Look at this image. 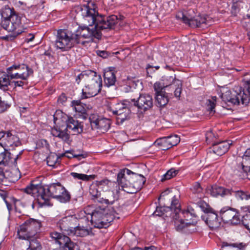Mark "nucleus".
<instances>
[{
    "label": "nucleus",
    "instance_id": "1",
    "mask_svg": "<svg viewBox=\"0 0 250 250\" xmlns=\"http://www.w3.org/2000/svg\"><path fill=\"white\" fill-rule=\"evenodd\" d=\"M76 11L83 17L86 23L89 25L94 24L97 30L101 33L114 29L118 23V18L116 15H99L93 3L78 5L76 7Z\"/></svg>",
    "mask_w": 250,
    "mask_h": 250
},
{
    "label": "nucleus",
    "instance_id": "2",
    "mask_svg": "<svg viewBox=\"0 0 250 250\" xmlns=\"http://www.w3.org/2000/svg\"><path fill=\"white\" fill-rule=\"evenodd\" d=\"M33 181L23 190L34 197L36 198L41 207L50 205V199L57 197L63 190V186L59 183L49 185L42 186L41 184H34Z\"/></svg>",
    "mask_w": 250,
    "mask_h": 250
},
{
    "label": "nucleus",
    "instance_id": "3",
    "mask_svg": "<svg viewBox=\"0 0 250 250\" xmlns=\"http://www.w3.org/2000/svg\"><path fill=\"white\" fill-rule=\"evenodd\" d=\"M146 181L141 174L133 172L130 170L121 169L117 175V182L122 189L128 193H134L140 190Z\"/></svg>",
    "mask_w": 250,
    "mask_h": 250
},
{
    "label": "nucleus",
    "instance_id": "4",
    "mask_svg": "<svg viewBox=\"0 0 250 250\" xmlns=\"http://www.w3.org/2000/svg\"><path fill=\"white\" fill-rule=\"evenodd\" d=\"M221 99L226 104L229 103L238 105L240 103L247 105L250 101V84L246 90L242 87H235L232 90H228L221 96Z\"/></svg>",
    "mask_w": 250,
    "mask_h": 250
},
{
    "label": "nucleus",
    "instance_id": "5",
    "mask_svg": "<svg viewBox=\"0 0 250 250\" xmlns=\"http://www.w3.org/2000/svg\"><path fill=\"white\" fill-rule=\"evenodd\" d=\"M87 75V84L82 90L81 100L95 96L100 92L102 87L101 76L91 70L88 71Z\"/></svg>",
    "mask_w": 250,
    "mask_h": 250
},
{
    "label": "nucleus",
    "instance_id": "6",
    "mask_svg": "<svg viewBox=\"0 0 250 250\" xmlns=\"http://www.w3.org/2000/svg\"><path fill=\"white\" fill-rule=\"evenodd\" d=\"M71 31L60 29L57 31L55 46L62 51H67L78 44V39Z\"/></svg>",
    "mask_w": 250,
    "mask_h": 250
},
{
    "label": "nucleus",
    "instance_id": "7",
    "mask_svg": "<svg viewBox=\"0 0 250 250\" xmlns=\"http://www.w3.org/2000/svg\"><path fill=\"white\" fill-rule=\"evenodd\" d=\"M114 216L109 210L96 208L91 214V223L94 228H106L113 221Z\"/></svg>",
    "mask_w": 250,
    "mask_h": 250
},
{
    "label": "nucleus",
    "instance_id": "8",
    "mask_svg": "<svg viewBox=\"0 0 250 250\" xmlns=\"http://www.w3.org/2000/svg\"><path fill=\"white\" fill-rule=\"evenodd\" d=\"M41 226V223L38 220L30 218L20 226L18 230L19 238L28 240L32 238Z\"/></svg>",
    "mask_w": 250,
    "mask_h": 250
},
{
    "label": "nucleus",
    "instance_id": "9",
    "mask_svg": "<svg viewBox=\"0 0 250 250\" xmlns=\"http://www.w3.org/2000/svg\"><path fill=\"white\" fill-rule=\"evenodd\" d=\"M83 22L85 23V25L80 26L75 34L78 39V44H84V42L81 41L82 38L89 39V41H92L94 38H101L102 34L97 30L94 24L89 25L84 20Z\"/></svg>",
    "mask_w": 250,
    "mask_h": 250
},
{
    "label": "nucleus",
    "instance_id": "10",
    "mask_svg": "<svg viewBox=\"0 0 250 250\" xmlns=\"http://www.w3.org/2000/svg\"><path fill=\"white\" fill-rule=\"evenodd\" d=\"M192 12L193 11L189 10L186 13H179L176 15V18L181 19L185 23L193 28H204L208 25V21L206 16L199 15L193 17L191 15Z\"/></svg>",
    "mask_w": 250,
    "mask_h": 250
},
{
    "label": "nucleus",
    "instance_id": "11",
    "mask_svg": "<svg viewBox=\"0 0 250 250\" xmlns=\"http://www.w3.org/2000/svg\"><path fill=\"white\" fill-rule=\"evenodd\" d=\"M10 79H20L26 80L33 73V70L24 64L13 65L7 69Z\"/></svg>",
    "mask_w": 250,
    "mask_h": 250
},
{
    "label": "nucleus",
    "instance_id": "12",
    "mask_svg": "<svg viewBox=\"0 0 250 250\" xmlns=\"http://www.w3.org/2000/svg\"><path fill=\"white\" fill-rule=\"evenodd\" d=\"M78 222L76 214L69 215L60 219L57 223V226L62 233L71 235L73 233V230L76 228Z\"/></svg>",
    "mask_w": 250,
    "mask_h": 250
},
{
    "label": "nucleus",
    "instance_id": "13",
    "mask_svg": "<svg viewBox=\"0 0 250 250\" xmlns=\"http://www.w3.org/2000/svg\"><path fill=\"white\" fill-rule=\"evenodd\" d=\"M126 102H128L129 104L137 107L140 110L144 112L151 108L153 104L152 96L148 94H140L137 100L135 99H131L130 101Z\"/></svg>",
    "mask_w": 250,
    "mask_h": 250
},
{
    "label": "nucleus",
    "instance_id": "14",
    "mask_svg": "<svg viewBox=\"0 0 250 250\" xmlns=\"http://www.w3.org/2000/svg\"><path fill=\"white\" fill-rule=\"evenodd\" d=\"M1 26L9 32H16L20 30L21 34L24 32V28L21 21V17L19 15H14L11 18L2 20Z\"/></svg>",
    "mask_w": 250,
    "mask_h": 250
},
{
    "label": "nucleus",
    "instance_id": "15",
    "mask_svg": "<svg viewBox=\"0 0 250 250\" xmlns=\"http://www.w3.org/2000/svg\"><path fill=\"white\" fill-rule=\"evenodd\" d=\"M92 130L99 129L101 132L107 131L110 127V121L105 118L99 119L96 115H91L89 118Z\"/></svg>",
    "mask_w": 250,
    "mask_h": 250
},
{
    "label": "nucleus",
    "instance_id": "16",
    "mask_svg": "<svg viewBox=\"0 0 250 250\" xmlns=\"http://www.w3.org/2000/svg\"><path fill=\"white\" fill-rule=\"evenodd\" d=\"M202 218L212 229H217L221 226V221L218 219V215L213 210L203 215Z\"/></svg>",
    "mask_w": 250,
    "mask_h": 250
},
{
    "label": "nucleus",
    "instance_id": "17",
    "mask_svg": "<svg viewBox=\"0 0 250 250\" xmlns=\"http://www.w3.org/2000/svg\"><path fill=\"white\" fill-rule=\"evenodd\" d=\"M230 144L228 141L213 143L212 146L209 148L208 154L214 153L221 156L228 151Z\"/></svg>",
    "mask_w": 250,
    "mask_h": 250
},
{
    "label": "nucleus",
    "instance_id": "18",
    "mask_svg": "<svg viewBox=\"0 0 250 250\" xmlns=\"http://www.w3.org/2000/svg\"><path fill=\"white\" fill-rule=\"evenodd\" d=\"M66 127L65 130L72 132L73 134H80L83 132V125L82 123L72 117H68L66 121Z\"/></svg>",
    "mask_w": 250,
    "mask_h": 250
},
{
    "label": "nucleus",
    "instance_id": "19",
    "mask_svg": "<svg viewBox=\"0 0 250 250\" xmlns=\"http://www.w3.org/2000/svg\"><path fill=\"white\" fill-rule=\"evenodd\" d=\"M5 137V139H3L2 140L3 148L11 147L12 149H14V146L17 147L21 145V143L19 137L15 135L12 134L10 131H7V134Z\"/></svg>",
    "mask_w": 250,
    "mask_h": 250
},
{
    "label": "nucleus",
    "instance_id": "20",
    "mask_svg": "<svg viewBox=\"0 0 250 250\" xmlns=\"http://www.w3.org/2000/svg\"><path fill=\"white\" fill-rule=\"evenodd\" d=\"M207 191L213 197L221 196L224 197L225 196L229 195L230 189L218 186L216 185H213L207 189Z\"/></svg>",
    "mask_w": 250,
    "mask_h": 250
},
{
    "label": "nucleus",
    "instance_id": "21",
    "mask_svg": "<svg viewBox=\"0 0 250 250\" xmlns=\"http://www.w3.org/2000/svg\"><path fill=\"white\" fill-rule=\"evenodd\" d=\"M71 106L76 112L82 114L84 117L87 114V111L91 108L90 105L83 103L80 100H73Z\"/></svg>",
    "mask_w": 250,
    "mask_h": 250
},
{
    "label": "nucleus",
    "instance_id": "22",
    "mask_svg": "<svg viewBox=\"0 0 250 250\" xmlns=\"http://www.w3.org/2000/svg\"><path fill=\"white\" fill-rule=\"evenodd\" d=\"M221 220L226 223H229V221L236 214V211L231 208H223L220 212Z\"/></svg>",
    "mask_w": 250,
    "mask_h": 250
},
{
    "label": "nucleus",
    "instance_id": "23",
    "mask_svg": "<svg viewBox=\"0 0 250 250\" xmlns=\"http://www.w3.org/2000/svg\"><path fill=\"white\" fill-rule=\"evenodd\" d=\"M68 130H61L57 127H54L51 129V134L55 137H58L61 139L63 141L68 143L69 141V133L68 132Z\"/></svg>",
    "mask_w": 250,
    "mask_h": 250
},
{
    "label": "nucleus",
    "instance_id": "24",
    "mask_svg": "<svg viewBox=\"0 0 250 250\" xmlns=\"http://www.w3.org/2000/svg\"><path fill=\"white\" fill-rule=\"evenodd\" d=\"M192 192L191 198L193 200L201 199L204 195L203 188L198 182L195 183L190 188Z\"/></svg>",
    "mask_w": 250,
    "mask_h": 250
},
{
    "label": "nucleus",
    "instance_id": "25",
    "mask_svg": "<svg viewBox=\"0 0 250 250\" xmlns=\"http://www.w3.org/2000/svg\"><path fill=\"white\" fill-rule=\"evenodd\" d=\"M104 79L105 85L108 87L113 85L116 81V78L113 70L109 69L105 71L104 74Z\"/></svg>",
    "mask_w": 250,
    "mask_h": 250
},
{
    "label": "nucleus",
    "instance_id": "26",
    "mask_svg": "<svg viewBox=\"0 0 250 250\" xmlns=\"http://www.w3.org/2000/svg\"><path fill=\"white\" fill-rule=\"evenodd\" d=\"M182 214H178L176 217L177 219H176L174 217H175V215H173V217L175 221V227L177 230L181 231L183 230L186 227H188L190 226H194V224L192 222H185L184 220L181 219L179 220V218L182 217Z\"/></svg>",
    "mask_w": 250,
    "mask_h": 250
},
{
    "label": "nucleus",
    "instance_id": "27",
    "mask_svg": "<svg viewBox=\"0 0 250 250\" xmlns=\"http://www.w3.org/2000/svg\"><path fill=\"white\" fill-rule=\"evenodd\" d=\"M10 75L8 72L0 71V88L4 90L7 89L9 85L10 84Z\"/></svg>",
    "mask_w": 250,
    "mask_h": 250
},
{
    "label": "nucleus",
    "instance_id": "28",
    "mask_svg": "<svg viewBox=\"0 0 250 250\" xmlns=\"http://www.w3.org/2000/svg\"><path fill=\"white\" fill-rule=\"evenodd\" d=\"M73 233L71 235H75L79 237H85L89 234L90 229H88L86 226H77L76 228L73 230Z\"/></svg>",
    "mask_w": 250,
    "mask_h": 250
},
{
    "label": "nucleus",
    "instance_id": "29",
    "mask_svg": "<svg viewBox=\"0 0 250 250\" xmlns=\"http://www.w3.org/2000/svg\"><path fill=\"white\" fill-rule=\"evenodd\" d=\"M229 195H234L237 200H243L250 199V194L247 192L243 191L241 190H235L232 188L230 189Z\"/></svg>",
    "mask_w": 250,
    "mask_h": 250
},
{
    "label": "nucleus",
    "instance_id": "30",
    "mask_svg": "<svg viewBox=\"0 0 250 250\" xmlns=\"http://www.w3.org/2000/svg\"><path fill=\"white\" fill-rule=\"evenodd\" d=\"M155 98L156 105L159 107L164 106L168 102V99L165 92L156 93Z\"/></svg>",
    "mask_w": 250,
    "mask_h": 250
},
{
    "label": "nucleus",
    "instance_id": "31",
    "mask_svg": "<svg viewBox=\"0 0 250 250\" xmlns=\"http://www.w3.org/2000/svg\"><path fill=\"white\" fill-rule=\"evenodd\" d=\"M193 204H195L197 207H199L202 211H203L205 214L208 213L210 211L213 210L205 202L202 201L201 199H197L192 201Z\"/></svg>",
    "mask_w": 250,
    "mask_h": 250
},
{
    "label": "nucleus",
    "instance_id": "32",
    "mask_svg": "<svg viewBox=\"0 0 250 250\" xmlns=\"http://www.w3.org/2000/svg\"><path fill=\"white\" fill-rule=\"evenodd\" d=\"M1 15L2 20L11 18L14 15H18L13 8H10L8 6H5L1 10Z\"/></svg>",
    "mask_w": 250,
    "mask_h": 250
},
{
    "label": "nucleus",
    "instance_id": "33",
    "mask_svg": "<svg viewBox=\"0 0 250 250\" xmlns=\"http://www.w3.org/2000/svg\"><path fill=\"white\" fill-rule=\"evenodd\" d=\"M11 159V153L5 148L0 149V165H5Z\"/></svg>",
    "mask_w": 250,
    "mask_h": 250
},
{
    "label": "nucleus",
    "instance_id": "34",
    "mask_svg": "<svg viewBox=\"0 0 250 250\" xmlns=\"http://www.w3.org/2000/svg\"><path fill=\"white\" fill-rule=\"evenodd\" d=\"M59 159V157L57 154L51 153L47 157V164L48 166L55 168L59 165L58 162Z\"/></svg>",
    "mask_w": 250,
    "mask_h": 250
},
{
    "label": "nucleus",
    "instance_id": "35",
    "mask_svg": "<svg viewBox=\"0 0 250 250\" xmlns=\"http://www.w3.org/2000/svg\"><path fill=\"white\" fill-rule=\"evenodd\" d=\"M71 195L69 192L63 187V190L59 194L56 199L62 203H66L70 201Z\"/></svg>",
    "mask_w": 250,
    "mask_h": 250
},
{
    "label": "nucleus",
    "instance_id": "36",
    "mask_svg": "<svg viewBox=\"0 0 250 250\" xmlns=\"http://www.w3.org/2000/svg\"><path fill=\"white\" fill-rule=\"evenodd\" d=\"M170 82H173L175 81V82H176V84L174 86H177L174 91V95L176 97L179 98L181 95V91H182V83L181 82L177 79H176L175 75L174 76H171L169 78Z\"/></svg>",
    "mask_w": 250,
    "mask_h": 250
},
{
    "label": "nucleus",
    "instance_id": "37",
    "mask_svg": "<svg viewBox=\"0 0 250 250\" xmlns=\"http://www.w3.org/2000/svg\"><path fill=\"white\" fill-rule=\"evenodd\" d=\"M246 167H243V162L241 164L237 166V168L234 170V173L241 178H244L248 173H250L249 171L246 170Z\"/></svg>",
    "mask_w": 250,
    "mask_h": 250
},
{
    "label": "nucleus",
    "instance_id": "38",
    "mask_svg": "<svg viewBox=\"0 0 250 250\" xmlns=\"http://www.w3.org/2000/svg\"><path fill=\"white\" fill-rule=\"evenodd\" d=\"M243 167H246V170L250 171V148L248 149L244 154L242 158Z\"/></svg>",
    "mask_w": 250,
    "mask_h": 250
},
{
    "label": "nucleus",
    "instance_id": "39",
    "mask_svg": "<svg viewBox=\"0 0 250 250\" xmlns=\"http://www.w3.org/2000/svg\"><path fill=\"white\" fill-rule=\"evenodd\" d=\"M170 209L169 210H172V209H174V212L175 215V217L174 218L177 219V215L178 214H180L182 212L180 210V209L179 208V201L176 198L175 196H173L171 202V206L169 207Z\"/></svg>",
    "mask_w": 250,
    "mask_h": 250
},
{
    "label": "nucleus",
    "instance_id": "40",
    "mask_svg": "<svg viewBox=\"0 0 250 250\" xmlns=\"http://www.w3.org/2000/svg\"><path fill=\"white\" fill-rule=\"evenodd\" d=\"M85 212H81L79 214H78L77 215L78 217V224L77 226H85L88 224L89 222V220L88 217L85 216Z\"/></svg>",
    "mask_w": 250,
    "mask_h": 250
},
{
    "label": "nucleus",
    "instance_id": "41",
    "mask_svg": "<svg viewBox=\"0 0 250 250\" xmlns=\"http://www.w3.org/2000/svg\"><path fill=\"white\" fill-rule=\"evenodd\" d=\"M71 175L75 179H80L85 181H88L90 179H93L95 178L94 175H87L84 174L78 173L76 172H71Z\"/></svg>",
    "mask_w": 250,
    "mask_h": 250
},
{
    "label": "nucleus",
    "instance_id": "42",
    "mask_svg": "<svg viewBox=\"0 0 250 250\" xmlns=\"http://www.w3.org/2000/svg\"><path fill=\"white\" fill-rule=\"evenodd\" d=\"M28 240L29 241V248L27 249L31 250H41L42 246L39 241L36 239L30 238Z\"/></svg>",
    "mask_w": 250,
    "mask_h": 250
},
{
    "label": "nucleus",
    "instance_id": "43",
    "mask_svg": "<svg viewBox=\"0 0 250 250\" xmlns=\"http://www.w3.org/2000/svg\"><path fill=\"white\" fill-rule=\"evenodd\" d=\"M139 81L137 82L133 81L132 80H129L127 82V84L124 85L122 88V91L125 92H129L132 91L133 88H135L137 85V83H139Z\"/></svg>",
    "mask_w": 250,
    "mask_h": 250
},
{
    "label": "nucleus",
    "instance_id": "44",
    "mask_svg": "<svg viewBox=\"0 0 250 250\" xmlns=\"http://www.w3.org/2000/svg\"><path fill=\"white\" fill-rule=\"evenodd\" d=\"M247 246V244L243 242L228 243L227 242H223L222 243V247H231L236 248L240 250H243Z\"/></svg>",
    "mask_w": 250,
    "mask_h": 250
},
{
    "label": "nucleus",
    "instance_id": "45",
    "mask_svg": "<svg viewBox=\"0 0 250 250\" xmlns=\"http://www.w3.org/2000/svg\"><path fill=\"white\" fill-rule=\"evenodd\" d=\"M50 236L52 239L55 241L56 243H58L60 245H61V239H63L64 237H67L68 236L62 235V234L54 231L50 233Z\"/></svg>",
    "mask_w": 250,
    "mask_h": 250
},
{
    "label": "nucleus",
    "instance_id": "46",
    "mask_svg": "<svg viewBox=\"0 0 250 250\" xmlns=\"http://www.w3.org/2000/svg\"><path fill=\"white\" fill-rule=\"evenodd\" d=\"M178 170H175L174 168H171L168 170L166 174L163 175V178L161 179L162 181L167 180H169L171 178L175 176L178 172Z\"/></svg>",
    "mask_w": 250,
    "mask_h": 250
},
{
    "label": "nucleus",
    "instance_id": "47",
    "mask_svg": "<svg viewBox=\"0 0 250 250\" xmlns=\"http://www.w3.org/2000/svg\"><path fill=\"white\" fill-rule=\"evenodd\" d=\"M216 97L213 96L211 100H208L207 102V109L209 111L210 113L215 112L214 108L215 106V103L216 101Z\"/></svg>",
    "mask_w": 250,
    "mask_h": 250
},
{
    "label": "nucleus",
    "instance_id": "48",
    "mask_svg": "<svg viewBox=\"0 0 250 250\" xmlns=\"http://www.w3.org/2000/svg\"><path fill=\"white\" fill-rule=\"evenodd\" d=\"M99 188L97 185L92 184L89 188V193L95 198H97L101 195L100 191L98 190Z\"/></svg>",
    "mask_w": 250,
    "mask_h": 250
},
{
    "label": "nucleus",
    "instance_id": "49",
    "mask_svg": "<svg viewBox=\"0 0 250 250\" xmlns=\"http://www.w3.org/2000/svg\"><path fill=\"white\" fill-rule=\"evenodd\" d=\"M241 223L250 233V214H247L243 216L241 219Z\"/></svg>",
    "mask_w": 250,
    "mask_h": 250
},
{
    "label": "nucleus",
    "instance_id": "50",
    "mask_svg": "<svg viewBox=\"0 0 250 250\" xmlns=\"http://www.w3.org/2000/svg\"><path fill=\"white\" fill-rule=\"evenodd\" d=\"M12 33L13 34L11 35H8L5 36L1 37H0V39L6 41H12L14 40L19 35L21 34V31L18 30L16 31V32Z\"/></svg>",
    "mask_w": 250,
    "mask_h": 250
},
{
    "label": "nucleus",
    "instance_id": "51",
    "mask_svg": "<svg viewBox=\"0 0 250 250\" xmlns=\"http://www.w3.org/2000/svg\"><path fill=\"white\" fill-rule=\"evenodd\" d=\"M168 139V143H170L171 147L177 145L180 142V138L177 135H172L167 137Z\"/></svg>",
    "mask_w": 250,
    "mask_h": 250
},
{
    "label": "nucleus",
    "instance_id": "52",
    "mask_svg": "<svg viewBox=\"0 0 250 250\" xmlns=\"http://www.w3.org/2000/svg\"><path fill=\"white\" fill-rule=\"evenodd\" d=\"M157 144L163 146V150H167L171 147L170 146V143H168V139L167 137L162 138L159 141H157Z\"/></svg>",
    "mask_w": 250,
    "mask_h": 250
},
{
    "label": "nucleus",
    "instance_id": "53",
    "mask_svg": "<svg viewBox=\"0 0 250 250\" xmlns=\"http://www.w3.org/2000/svg\"><path fill=\"white\" fill-rule=\"evenodd\" d=\"M169 207H157L155 211L153 212V215L155 216H161L164 214L165 212L167 209H169Z\"/></svg>",
    "mask_w": 250,
    "mask_h": 250
},
{
    "label": "nucleus",
    "instance_id": "54",
    "mask_svg": "<svg viewBox=\"0 0 250 250\" xmlns=\"http://www.w3.org/2000/svg\"><path fill=\"white\" fill-rule=\"evenodd\" d=\"M117 107L116 108V109L113 111V113L114 115H122L124 112V110H127V108L126 107L124 104H117Z\"/></svg>",
    "mask_w": 250,
    "mask_h": 250
},
{
    "label": "nucleus",
    "instance_id": "55",
    "mask_svg": "<svg viewBox=\"0 0 250 250\" xmlns=\"http://www.w3.org/2000/svg\"><path fill=\"white\" fill-rule=\"evenodd\" d=\"M111 182L107 179H103L101 181H97L96 182L95 185H97L99 189H102L104 186H108Z\"/></svg>",
    "mask_w": 250,
    "mask_h": 250
},
{
    "label": "nucleus",
    "instance_id": "56",
    "mask_svg": "<svg viewBox=\"0 0 250 250\" xmlns=\"http://www.w3.org/2000/svg\"><path fill=\"white\" fill-rule=\"evenodd\" d=\"M66 153L69 154V155L66 156L68 158H77L79 160H80L82 158H85L84 155L83 154H76L74 153V151H68L66 152Z\"/></svg>",
    "mask_w": 250,
    "mask_h": 250
},
{
    "label": "nucleus",
    "instance_id": "57",
    "mask_svg": "<svg viewBox=\"0 0 250 250\" xmlns=\"http://www.w3.org/2000/svg\"><path fill=\"white\" fill-rule=\"evenodd\" d=\"M166 87L165 84H162L160 82H156L154 84V89L156 91V93H165L164 91H163V88Z\"/></svg>",
    "mask_w": 250,
    "mask_h": 250
},
{
    "label": "nucleus",
    "instance_id": "58",
    "mask_svg": "<svg viewBox=\"0 0 250 250\" xmlns=\"http://www.w3.org/2000/svg\"><path fill=\"white\" fill-rule=\"evenodd\" d=\"M241 218L240 215L238 212H236V214H235V216L233 217L232 219L229 221V223L232 225H237L241 223Z\"/></svg>",
    "mask_w": 250,
    "mask_h": 250
},
{
    "label": "nucleus",
    "instance_id": "59",
    "mask_svg": "<svg viewBox=\"0 0 250 250\" xmlns=\"http://www.w3.org/2000/svg\"><path fill=\"white\" fill-rule=\"evenodd\" d=\"M9 107L10 105L5 101H2L1 98L0 97V113L6 111Z\"/></svg>",
    "mask_w": 250,
    "mask_h": 250
},
{
    "label": "nucleus",
    "instance_id": "60",
    "mask_svg": "<svg viewBox=\"0 0 250 250\" xmlns=\"http://www.w3.org/2000/svg\"><path fill=\"white\" fill-rule=\"evenodd\" d=\"M181 214L185 217H186V215L188 216L189 214H190L191 216L194 217L196 216L194 210L191 207H188L187 210L182 211Z\"/></svg>",
    "mask_w": 250,
    "mask_h": 250
},
{
    "label": "nucleus",
    "instance_id": "61",
    "mask_svg": "<svg viewBox=\"0 0 250 250\" xmlns=\"http://www.w3.org/2000/svg\"><path fill=\"white\" fill-rule=\"evenodd\" d=\"M206 141L207 143H210L213 141L215 135L211 130L208 131L206 134Z\"/></svg>",
    "mask_w": 250,
    "mask_h": 250
},
{
    "label": "nucleus",
    "instance_id": "62",
    "mask_svg": "<svg viewBox=\"0 0 250 250\" xmlns=\"http://www.w3.org/2000/svg\"><path fill=\"white\" fill-rule=\"evenodd\" d=\"M67 100V97L64 93H62L58 99V102L59 104H64Z\"/></svg>",
    "mask_w": 250,
    "mask_h": 250
},
{
    "label": "nucleus",
    "instance_id": "63",
    "mask_svg": "<svg viewBox=\"0 0 250 250\" xmlns=\"http://www.w3.org/2000/svg\"><path fill=\"white\" fill-rule=\"evenodd\" d=\"M38 145L42 147H45L46 149H48L49 147V145L47 141L44 139H42L39 141Z\"/></svg>",
    "mask_w": 250,
    "mask_h": 250
},
{
    "label": "nucleus",
    "instance_id": "64",
    "mask_svg": "<svg viewBox=\"0 0 250 250\" xmlns=\"http://www.w3.org/2000/svg\"><path fill=\"white\" fill-rule=\"evenodd\" d=\"M88 71L85 72H83L81 74H79L77 76V78L76 79V81H77L78 80L80 81L81 79H84L85 80L87 81V78H88ZM80 81L78 82V83H79Z\"/></svg>",
    "mask_w": 250,
    "mask_h": 250
}]
</instances>
